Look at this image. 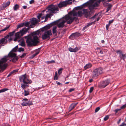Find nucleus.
Listing matches in <instances>:
<instances>
[{
    "instance_id": "f257e3e1",
    "label": "nucleus",
    "mask_w": 126,
    "mask_h": 126,
    "mask_svg": "<svg viewBox=\"0 0 126 126\" xmlns=\"http://www.w3.org/2000/svg\"><path fill=\"white\" fill-rule=\"evenodd\" d=\"M39 33V32H34L31 34L24 37L26 40V42L28 46L30 47L35 46L39 43L38 36Z\"/></svg>"
},
{
    "instance_id": "f03ea898",
    "label": "nucleus",
    "mask_w": 126,
    "mask_h": 126,
    "mask_svg": "<svg viewBox=\"0 0 126 126\" xmlns=\"http://www.w3.org/2000/svg\"><path fill=\"white\" fill-rule=\"evenodd\" d=\"M75 17L73 18L71 16H63L62 18L55 21L56 24H57L58 27L60 28H63L65 26V23L67 22L68 24H71L74 20Z\"/></svg>"
},
{
    "instance_id": "7ed1b4c3",
    "label": "nucleus",
    "mask_w": 126,
    "mask_h": 126,
    "mask_svg": "<svg viewBox=\"0 0 126 126\" xmlns=\"http://www.w3.org/2000/svg\"><path fill=\"white\" fill-rule=\"evenodd\" d=\"M47 10V11H43L37 16H52L53 14L57 13L59 11L58 7L52 5H49Z\"/></svg>"
},
{
    "instance_id": "20e7f679",
    "label": "nucleus",
    "mask_w": 126,
    "mask_h": 126,
    "mask_svg": "<svg viewBox=\"0 0 126 126\" xmlns=\"http://www.w3.org/2000/svg\"><path fill=\"white\" fill-rule=\"evenodd\" d=\"M19 81L21 83V86L22 88L24 89L29 86V84L32 82V81L26 76V74L21 75L19 77Z\"/></svg>"
},
{
    "instance_id": "39448f33",
    "label": "nucleus",
    "mask_w": 126,
    "mask_h": 126,
    "mask_svg": "<svg viewBox=\"0 0 126 126\" xmlns=\"http://www.w3.org/2000/svg\"><path fill=\"white\" fill-rule=\"evenodd\" d=\"M68 16H82L83 15L85 16H88L92 14L90 11L87 9H83L82 11L79 10L78 11H71L68 13ZM65 16H68L66 15Z\"/></svg>"
},
{
    "instance_id": "423d86ee",
    "label": "nucleus",
    "mask_w": 126,
    "mask_h": 126,
    "mask_svg": "<svg viewBox=\"0 0 126 126\" xmlns=\"http://www.w3.org/2000/svg\"><path fill=\"white\" fill-rule=\"evenodd\" d=\"M103 69L101 67L98 68L94 69L93 71L92 75V78H94L102 74Z\"/></svg>"
},
{
    "instance_id": "0eeeda50",
    "label": "nucleus",
    "mask_w": 126,
    "mask_h": 126,
    "mask_svg": "<svg viewBox=\"0 0 126 126\" xmlns=\"http://www.w3.org/2000/svg\"><path fill=\"white\" fill-rule=\"evenodd\" d=\"M51 32V30L47 31L45 32L42 35V39L44 40L47 39H49L50 36L52 35Z\"/></svg>"
},
{
    "instance_id": "6e6552de",
    "label": "nucleus",
    "mask_w": 126,
    "mask_h": 126,
    "mask_svg": "<svg viewBox=\"0 0 126 126\" xmlns=\"http://www.w3.org/2000/svg\"><path fill=\"white\" fill-rule=\"evenodd\" d=\"M72 3V0H66L64 1L60 2L58 4V6L60 8H61L68 4H70Z\"/></svg>"
},
{
    "instance_id": "1a4fd4ad",
    "label": "nucleus",
    "mask_w": 126,
    "mask_h": 126,
    "mask_svg": "<svg viewBox=\"0 0 126 126\" xmlns=\"http://www.w3.org/2000/svg\"><path fill=\"white\" fill-rule=\"evenodd\" d=\"M23 101L21 104V105L23 106H29L32 105V101H28L27 98L23 99L22 100Z\"/></svg>"
},
{
    "instance_id": "9d476101",
    "label": "nucleus",
    "mask_w": 126,
    "mask_h": 126,
    "mask_svg": "<svg viewBox=\"0 0 126 126\" xmlns=\"http://www.w3.org/2000/svg\"><path fill=\"white\" fill-rule=\"evenodd\" d=\"M109 79H106L100 82V87L101 88H104L107 86L110 83Z\"/></svg>"
},
{
    "instance_id": "9b49d317",
    "label": "nucleus",
    "mask_w": 126,
    "mask_h": 126,
    "mask_svg": "<svg viewBox=\"0 0 126 126\" xmlns=\"http://www.w3.org/2000/svg\"><path fill=\"white\" fill-rule=\"evenodd\" d=\"M98 4V3L96 2L94 4L92 3L89 5V8L90 10L89 11L91 12L92 14L94 13V9L95 7L97 6Z\"/></svg>"
},
{
    "instance_id": "f8f14e48",
    "label": "nucleus",
    "mask_w": 126,
    "mask_h": 126,
    "mask_svg": "<svg viewBox=\"0 0 126 126\" xmlns=\"http://www.w3.org/2000/svg\"><path fill=\"white\" fill-rule=\"evenodd\" d=\"M78 103H73L71 104L69 107L68 110L69 111H71L72 110L75 108L76 106Z\"/></svg>"
},
{
    "instance_id": "ddd939ff",
    "label": "nucleus",
    "mask_w": 126,
    "mask_h": 126,
    "mask_svg": "<svg viewBox=\"0 0 126 126\" xmlns=\"http://www.w3.org/2000/svg\"><path fill=\"white\" fill-rule=\"evenodd\" d=\"M23 35V34L20 31L16 33L15 34V37L16 38H20Z\"/></svg>"
},
{
    "instance_id": "4468645a",
    "label": "nucleus",
    "mask_w": 126,
    "mask_h": 126,
    "mask_svg": "<svg viewBox=\"0 0 126 126\" xmlns=\"http://www.w3.org/2000/svg\"><path fill=\"white\" fill-rule=\"evenodd\" d=\"M69 50L71 52H76L78 51V49L77 47H76L75 48L70 47L69 48Z\"/></svg>"
},
{
    "instance_id": "2eb2a0df",
    "label": "nucleus",
    "mask_w": 126,
    "mask_h": 126,
    "mask_svg": "<svg viewBox=\"0 0 126 126\" xmlns=\"http://www.w3.org/2000/svg\"><path fill=\"white\" fill-rule=\"evenodd\" d=\"M31 24L35 25L37 22L36 19V18H33L31 20Z\"/></svg>"
},
{
    "instance_id": "dca6fc26",
    "label": "nucleus",
    "mask_w": 126,
    "mask_h": 126,
    "mask_svg": "<svg viewBox=\"0 0 126 126\" xmlns=\"http://www.w3.org/2000/svg\"><path fill=\"white\" fill-rule=\"evenodd\" d=\"M5 38H3L1 39L0 40V44H1V46H3V43H5L4 44H6L7 42V40H6L5 39Z\"/></svg>"
},
{
    "instance_id": "f3484780",
    "label": "nucleus",
    "mask_w": 126,
    "mask_h": 126,
    "mask_svg": "<svg viewBox=\"0 0 126 126\" xmlns=\"http://www.w3.org/2000/svg\"><path fill=\"white\" fill-rule=\"evenodd\" d=\"M10 2L9 1H7L6 3H3L2 4V6L3 8H5L10 4Z\"/></svg>"
},
{
    "instance_id": "a211bd4d",
    "label": "nucleus",
    "mask_w": 126,
    "mask_h": 126,
    "mask_svg": "<svg viewBox=\"0 0 126 126\" xmlns=\"http://www.w3.org/2000/svg\"><path fill=\"white\" fill-rule=\"evenodd\" d=\"M87 3H85L84 4H82L81 5L78 7H77L76 8V9L77 10V9H81L83 8V6H87V4H86Z\"/></svg>"
},
{
    "instance_id": "6ab92c4d",
    "label": "nucleus",
    "mask_w": 126,
    "mask_h": 126,
    "mask_svg": "<svg viewBox=\"0 0 126 126\" xmlns=\"http://www.w3.org/2000/svg\"><path fill=\"white\" fill-rule=\"evenodd\" d=\"M92 66V64L90 63H88L86 64L84 67V68L85 70L88 69L90 68Z\"/></svg>"
},
{
    "instance_id": "aec40b11",
    "label": "nucleus",
    "mask_w": 126,
    "mask_h": 126,
    "mask_svg": "<svg viewBox=\"0 0 126 126\" xmlns=\"http://www.w3.org/2000/svg\"><path fill=\"white\" fill-rule=\"evenodd\" d=\"M57 27L56 26L53 27L52 29V32L53 34H57V31L56 30Z\"/></svg>"
},
{
    "instance_id": "412c9836",
    "label": "nucleus",
    "mask_w": 126,
    "mask_h": 126,
    "mask_svg": "<svg viewBox=\"0 0 126 126\" xmlns=\"http://www.w3.org/2000/svg\"><path fill=\"white\" fill-rule=\"evenodd\" d=\"M20 31L23 34V35L25 34L27 32L26 28H23L22 30Z\"/></svg>"
},
{
    "instance_id": "4be33fe9",
    "label": "nucleus",
    "mask_w": 126,
    "mask_h": 126,
    "mask_svg": "<svg viewBox=\"0 0 126 126\" xmlns=\"http://www.w3.org/2000/svg\"><path fill=\"white\" fill-rule=\"evenodd\" d=\"M19 8V5L17 4H16L13 7V9L14 11H16Z\"/></svg>"
},
{
    "instance_id": "5701e85b",
    "label": "nucleus",
    "mask_w": 126,
    "mask_h": 126,
    "mask_svg": "<svg viewBox=\"0 0 126 126\" xmlns=\"http://www.w3.org/2000/svg\"><path fill=\"white\" fill-rule=\"evenodd\" d=\"M18 48V46H16L14 48H13L11 51H12L14 52H16L17 51V50Z\"/></svg>"
},
{
    "instance_id": "b1692460",
    "label": "nucleus",
    "mask_w": 126,
    "mask_h": 126,
    "mask_svg": "<svg viewBox=\"0 0 126 126\" xmlns=\"http://www.w3.org/2000/svg\"><path fill=\"white\" fill-rule=\"evenodd\" d=\"M18 60V58L16 56L14 57L12 60L13 62H16Z\"/></svg>"
},
{
    "instance_id": "393cba45",
    "label": "nucleus",
    "mask_w": 126,
    "mask_h": 126,
    "mask_svg": "<svg viewBox=\"0 0 126 126\" xmlns=\"http://www.w3.org/2000/svg\"><path fill=\"white\" fill-rule=\"evenodd\" d=\"M73 33L76 38L79 37L80 35V33L79 32H77Z\"/></svg>"
},
{
    "instance_id": "a878e982",
    "label": "nucleus",
    "mask_w": 126,
    "mask_h": 126,
    "mask_svg": "<svg viewBox=\"0 0 126 126\" xmlns=\"http://www.w3.org/2000/svg\"><path fill=\"white\" fill-rule=\"evenodd\" d=\"M23 26L24 25L26 27H28L29 26L30 23L29 22L26 21L25 22L23 23Z\"/></svg>"
},
{
    "instance_id": "bb28decb",
    "label": "nucleus",
    "mask_w": 126,
    "mask_h": 126,
    "mask_svg": "<svg viewBox=\"0 0 126 126\" xmlns=\"http://www.w3.org/2000/svg\"><path fill=\"white\" fill-rule=\"evenodd\" d=\"M10 25H9L7 27H6L4 29H2L0 31V33L1 32L5 31H6L10 27Z\"/></svg>"
},
{
    "instance_id": "cd10ccee",
    "label": "nucleus",
    "mask_w": 126,
    "mask_h": 126,
    "mask_svg": "<svg viewBox=\"0 0 126 126\" xmlns=\"http://www.w3.org/2000/svg\"><path fill=\"white\" fill-rule=\"evenodd\" d=\"M116 53L119 54V57H121V55H122V51L120 50H117L116 51Z\"/></svg>"
},
{
    "instance_id": "c85d7f7f",
    "label": "nucleus",
    "mask_w": 126,
    "mask_h": 126,
    "mask_svg": "<svg viewBox=\"0 0 126 126\" xmlns=\"http://www.w3.org/2000/svg\"><path fill=\"white\" fill-rule=\"evenodd\" d=\"M96 21V20H95L94 22H90L88 23L86 25L88 27L90 26L91 25H92L93 23H94Z\"/></svg>"
},
{
    "instance_id": "c756f323",
    "label": "nucleus",
    "mask_w": 126,
    "mask_h": 126,
    "mask_svg": "<svg viewBox=\"0 0 126 126\" xmlns=\"http://www.w3.org/2000/svg\"><path fill=\"white\" fill-rule=\"evenodd\" d=\"M24 96H26L29 95V92L28 91H26L25 90H24Z\"/></svg>"
},
{
    "instance_id": "7c9ffc66",
    "label": "nucleus",
    "mask_w": 126,
    "mask_h": 126,
    "mask_svg": "<svg viewBox=\"0 0 126 126\" xmlns=\"http://www.w3.org/2000/svg\"><path fill=\"white\" fill-rule=\"evenodd\" d=\"M126 56L125 54H122L121 55V57H119L120 58L121 60L122 59L123 60H124L126 58Z\"/></svg>"
},
{
    "instance_id": "2f4dec72",
    "label": "nucleus",
    "mask_w": 126,
    "mask_h": 126,
    "mask_svg": "<svg viewBox=\"0 0 126 126\" xmlns=\"http://www.w3.org/2000/svg\"><path fill=\"white\" fill-rule=\"evenodd\" d=\"M8 90V89L7 88H4L0 90V93L2 92H4Z\"/></svg>"
},
{
    "instance_id": "473e14b6",
    "label": "nucleus",
    "mask_w": 126,
    "mask_h": 126,
    "mask_svg": "<svg viewBox=\"0 0 126 126\" xmlns=\"http://www.w3.org/2000/svg\"><path fill=\"white\" fill-rule=\"evenodd\" d=\"M75 38H76V37L74 35L73 33L72 34L69 36L70 38L71 39H74Z\"/></svg>"
},
{
    "instance_id": "72a5a7b5",
    "label": "nucleus",
    "mask_w": 126,
    "mask_h": 126,
    "mask_svg": "<svg viewBox=\"0 0 126 126\" xmlns=\"http://www.w3.org/2000/svg\"><path fill=\"white\" fill-rule=\"evenodd\" d=\"M23 26V23H21L19 24L17 26V29L20 28Z\"/></svg>"
},
{
    "instance_id": "f704fd0d",
    "label": "nucleus",
    "mask_w": 126,
    "mask_h": 126,
    "mask_svg": "<svg viewBox=\"0 0 126 126\" xmlns=\"http://www.w3.org/2000/svg\"><path fill=\"white\" fill-rule=\"evenodd\" d=\"M46 63H55V61L52 60L51 61H47Z\"/></svg>"
},
{
    "instance_id": "c9c22d12",
    "label": "nucleus",
    "mask_w": 126,
    "mask_h": 126,
    "mask_svg": "<svg viewBox=\"0 0 126 126\" xmlns=\"http://www.w3.org/2000/svg\"><path fill=\"white\" fill-rule=\"evenodd\" d=\"M15 32V31H14L12 32H10L8 34L9 35V36H13L14 35Z\"/></svg>"
},
{
    "instance_id": "e433bc0d",
    "label": "nucleus",
    "mask_w": 126,
    "mask_h": 126,
    "mask_svg": "<svg viewBox=\"0 0 126 126\" xmlns=\"http://www.w3.org/2000/svg\"><path fill=\"white\" fill-rule=\"evenodd\" d=\"M20 45H21V46L22 47H24L25 46V44L24 42L22 41L19 44Z\"/></svg>"
},
{
    "instance_id": "4c0bfd02",
    "label": "nucleus",
    "mask_w": 126,
    "mask_h": 126,
    "mask_svg": "<svg viewBox=\"0 0 126 126\" xmlns=\"http://www.w3.org/2000/svg\"><path fill=\"white\" fill-rule=\"evenodd\" d=\"M63 70V68H60L58 71V73L59 75H60L62 73V71Z\"/></svg>"
},
{
    "instance_id": "58836bf2",
    "label": "nucleus",
    "mask_w": 126,
    "mask_h": 126,
    "mask_svg": "<svg viewBox=\"0 0 126 126\" xmlns=\"http://www.w3.org/2000/svg\"><path fill=\"white\" fill-rule=\"evenodd\" d=\"M58 78L57 77V75L56 73L55 75L54 76V80H57L58 79Z\"/></svg>"
},
{
    "instance_id": "ea45409f",
    "label": "nucleus",
    "mask_w": 126,
    "mask_h": 126,
    "mask_svg": "<svg viewBox=\"0 0 126 126\" xmlns=\"http://www.w3.org/2000/svg\"><path fill=\"white\" fill-rule=\"evenodd\" d=\"M24 50V49L23 48L20 47L18 49V51L19 52H21V51H23Z\"/></svg>"
},
{
    "instance_id": "a19ab883",
    "label": "nucleus",
    "mask_w": 126,
    "mask_h": 126,
    "mask_svg": "<svg viewBox=\"0 0 126 126\" xmlns=\"http://www.w3.org/2000/svg\"><path fill=\"white\" fill-rule=\"evenodd\" d=\"M45 21H47L48 18H51V16H45Z\"/></svg>"
},
{
    "instance_id": "79ce46f5",
    "label": "nucleus",
    "mask_w": 126,
    "mask_h": 126,
    "mask_svg": "<svg viewBox=\"0 0 126 126\" xmlns=\"http://www.w3.org/2000/svg\"><path fill=\"white\" fill-rule=\"evenodd\" d=\"M94 87H91L90 89L89 90V93H91L92 91H93V90H94Z\"/></svg>"
},
{
    "instance_id": "37998d69",
    "label": "nucleus",
    "mask_w": 126,
    "mask_h": 126,
    "mask_svg": "<svg viewBox=\"0 0 126 126\" xmlns=\"http://www.w3.org/2000/svg\"><path fill=\"white\" fill-rule=\"evenodd\" d=\"M109 116L108 115H107L104 118V120L105 121L107 120L109 118Z\"/></svg>"
},
{
    "instance_id": "c03bdc74",
    "label": "nucleus",
    "mask_w": 126,
    "mask_h": 126,
    "mask_svg": "<svg viewBox=\"0 0 126 126\" xmlns=\"http://www.w3.org/2000/svg\"><path fill=\"white\" fill-rule=\"evenodd\" d=\"M100 109V108L99 107H97L95 109V112H97Z\"/></svg>"
},
{
    "instance_id": "a18cd8bd",
    "label": "nucleus",
    "mask_w": 126,
    "mask_h": 126,
    "mask_svg": "<svg viewBox=\"0 0 126 126\" xmlns=\"http://www.w3.org/2000/svg\"><path fill=\"white\" fill-rule=\"evenodd\" d=\"M96 16H93L92 17L90 18V19H91V20L92 21L94 19L96 18Z\"/></svg>"
},
{
    "instance_id": "49530a36",
    "label": "nucleus",
    "mask_w": 126,
    "mask_h": 126,
    "mask_svg": "<svg viewBox=\"0 0 126 126\" xmlns=\"http://www.w3.org/2000/svg\"><path fill=\"white\" fill-rule=\"evenodd\" d=\"M18 70V69L14 70L11 72V73H12V74L15 73L16 72H17Z\"/></svg>"
},
{
    "instance_id": "de8ad7c7",
    "label": "nucleus",
    "mask_w": 126,
    "mask_h": 126,
    "mask_svg": "<svg viewBox=\"0 0 126 126\" xmlns=\"http://www.w3.org/2000/svg\"><path fill=\"white\" fill-rule=\"evenodd\" d=\"M110 25L109 24H107L106 25V30H108L109 28V27L110 26Z\"/></svg>"
},
{
    "instance_id": "09e8293b",
    "label": "nucleus",
    "mask_w": 126,
    "mask_h": 126,
    "mask_svg": "<svg viewBox=\"0 0 126 126\" xmlns=\"http://www.w3.org/2000/svg\"><path fill=\"white\" fill-rule=\"evenodd\" d=\"M18 39H19V38H16V37H15V38L14 39V41H18V42H19V41H20V40H17Z\"/></svg>"
},
{
    "instance_id": "8fccbe9b",
    "label": "nucleus",
    "mask_w": 126,
    "mask_h": 126,
    "mask_svg": "<svg viewBox=\"0 0 126 126\" xmlns=\"http://www.w3.org/2000/svg\"><path fill=\"white\" fill-rule=\"evenodd\" d=\"M126 107V104H125L123 105L121 107V109H123L125 108Z\"/></svg>"
},
{
    "instance_id": "3c124183",
    "label": "nucleus",
    "mask_w": 126,
    "mask_h": 126,
    "mask_svg": "<svg viewBox=\"0 0 126 126\" xmlns=\"http://www.w3.org/2000/svg\"><path fill=\"white\" fill-rule=\"evenodd\" d=\"M88 27L86 25V26H85L83 27V28L82 29V30L84 31V30L86 29Z\"/></svg>"
},
{
    "instance_id": "603ef678",
    "label": "nucleus",
    "mask_w": 126,
    "mask_h": 126,
    "mask_svg": "<svg viewBox=\"0 0 126 126\" xmlns=\"http://www.w3.org/2000/svg\"><path fill=\"white\" fill-rule=\"evenodd\" d=\"M32 25H30L29 27H28L27 28H26V30H27V31H28L30 29V28H32Z\"/></svg>"
},
{
    "instance_id": "864d4df0",
    "label": "nucleus",
    "mask_w": 126,
    "mask_h": 126,
    "mask_svg": "<svg viewBox=\"0 0 126 126\" xmlns=\"http://www.w3.org/2000/svg\"><path fill=\"white\" fill-rule=\"evenodd\" d=\"M1 126H10V125L8 124H4L2 125Z\"/></svg>"
},
{
    "instance_id": "5fc2aeb1",
    "label": "nucleus",
    "mask_w": 126,
    "mask_h": 126,
    "mask_svg": "<svg viewBox=\"0 0 126 126\" xmlns=\"http://www.w3.org/2000/svg\"><path fill=\"white\" fill-rule=\"evenodd\" d=\"M26 54L25 53H23L22 55H21L20 56V57L21 58H23L25 56H26Z\"/></svg>"
},
{
    "instance_id": "6e6d98bb",
    "label": "nucleus",
    "mask_w": 126,
    "mask_h": 126,
    "mask_svg": "<svg viewBox=\"0 0 126 126\" xmlns=\"http://www.w3.org/2000/svg\"><path fill=\"white\" fill-rule=\"evenodd\" d=\"M113 21H114L113 19H112L111 20L109 21V24L110 25L113 22Z\"/></svg>"
},
{
    "instance_id": "4d7b16f0",
    "label": "nucleus",
    "mask_w": 126,
    "mask_h": 126,
    "mask_svg": "<svg viewBox=\"0 0 126 126\" xmlns=\"http://www.w3.org/2000/svg\"><path fill=\"white\" fill-rule=\"evenodd\" d=\"M126 126V124H125L124 122L122 123L121 125H120L119 126Z\"/></svg>"
},
{
    "instance_id": "13d9d810",
    "label": "nucleus",
    "mask_w": 126,
    "mask_h": 126,
    "mask_svg": "<svg viewBox=\"0 0 126 126\" xmlns=\"http://www.w3.org/2000/svg\"><path fill=\"white\" fill-rule=\"evenodd\" d=\"M9 35L8 34L5 36L4 38H5V39L6 40H7V39L9 38Z\"/></svg>"
},
{
    "instance_id": "bf43d9fd",
    "label": "nucleus",
    "mask_w": 126,
    "mask_h": 126,
    "mask_svg": "<svg viewBox=\"0 0 126 126\" xmlns=\"http://www.w3.org/2000/svg\"><path fill=\"white\" fill-rule=\"evenodd\" d=\"M34 0H31L30 1V4H32L34 2Z\"/></svg>"
},
{
    "instance_id": "052dcab7",
    "label": "nucleus",
    "mask_w": 126,
    "mask_h": 126,
    "mask_svg": "<svg viewBox=\"0 0 126 126\" xmlns=\"http://www.w3.org/2000/svg\"><path fill=\"white\" fill-rule=\"evenodd\" d=\"M110 7H109L107 9V10L106 11V12H108L110 10Z\"/></svg>"
},
{
    "instance_id": "680f3d73",
    "label": "nucleus",
    "mask_w": 126,
    "mask_h": 126,
    "mask_svg": "<svg viewBox=\"0 0 126 126\" xmlns=\"http://www.w3.org/2000/svg\"><path fill=\"white\" fill-rule=\"evenodd\" d=\"M74 89H73V88H71L69 90V92H72V91H74Z\"/></svg>"
},
{
    "instance_id": "e2e57ef3",
    "label": "nucleus",
    "mask_w": 126,
    "mask_h": 126,
    "mask_svg": "<svg viewBox=\"0 0 126 126\" xmlns=\"http://www.w3.org/2000/svg\"><path fill=\"white\" fill-rule=\"evenodd\" d=\"M120 110V109H117L115 110L114 111L116 113H117L119 110Z\"/></svg>"
},
{
    "instance_id": "0e129e2a",
    "label": "nucleus",
    "mask_w": 126,
    "mask_h": 126,
    "mask_svg": "<svg viewBox=\"0 0 126 126\" xmlns=\"http://www.w3.org/2000/svg\"><path fill=\"white\" fill-rule=\"evenodd\" d=\"M12 74V73H11V72H10L9 74H8V75L7 76V78H8V77H9V76H11V75Z\"/></svg>"
},
{
    "instance_id": "69168bd1",
    "label": "nucleus",
    "mask_w": 126,
    "mask_h": 126,
    "mask_svg": "<svg viewBox=\"0 0 126 126\" xmlns=\"http://www.w3.org/2000/svg\"><path fill=\"white\" fill-rule=\"evenodd\" d=\"M36 54L35 53L34 54H33L32 56L31 57L32 58L34 57H35V56H36Z\"/></svg>"
},
{
    "instance_id": "338daca9",
    "label": "nucleus",
    "mask_w": 126,
    "mask_h": 126,
    "mask_svg": "<svg viewBox=\"0 0 126 126\" xmlns=\"http://www.w3.org/2000/svg\"><path fill=\"white\" fill-rule=\"evenodd\" d=\"M57 84L59 85H62V84L61 83H60L57 81H56Z\"/></svg>"
},
{
    "instance_id": "774afa93",
    "label": "nucleus",
    "mask_w": 126,
    "mask_h": 126,
    "mask_svg": "<svg viewBox=\"0 0 126 126\" xmlns=\"http://www.w3.org/2000/svg\"><path fill=\"white\" fill-rule=\"evenodd\" d=\"M39 51L38 50L36 52V53H35L37 55L38 54H39Z\"/></svg>"
}]
</instances>
